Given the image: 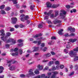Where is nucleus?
Masks as SVG:
<instances>
[{"label": "nucleus", "mask_w": 78, "mask_h": 78, "mask_svg": "<svg viewBox=\"0 0 78 78\" xmlns=\"http://www.w3.org/2000/svg\"><path fill=\"white\" fill-rule=\"evenodd\" d=\"M69 55L71 57H73V56H75L74 59V61H77V60H78V57L76 55V53L74 52V51H71L69 53Z\"/></svg>", "instance_id": "f257e3e1"}, {"label": "nucleus", "mask_w": 78, "mask_h": 78, "mask_svg": "<svg viewBox=\"0 0 78 78\" xmlns=\"http://www.w3.org/2000/svg\"><path fill=\"white\" fill-rule=\"evenodd\" d=\"M60 12H61L59 14L60 16L61 17L62 19H64V21H66V20H67V18H66L64 15L66 14V12L63 10H60Z\"/></svg>", "instance_id": "f03ea898"}, {"label": "nucleus", "mask_w": 78, "mask_h": 78, "mask_svg": "<svg viewBox=\"0 0 78 78\" xmlns=\"http://www.w3.org/2000/svg\"><path fill=\"white\" fill-rule=\"evenodd\" d=\"M33 69H30L29 71V74H27V75L26 76H27V77H29V76H30L32 75L33 76H34V73L33 72Z\"/></svg>", "instance_id": "7ed1b4c3"}, {"label": "nucleus", "mask_w": 78, "mask_h": 78, "mask_svg": "<svg viewBox=\"0 0 78 78\" xmlns=\"http://www.w3.org/2000/svg\"><path fill=\"white\" fill-rule=\"evenodd\" d=\"M39 47H34L33 49H34L33 51H31L29 50H28L27 51V53H32V52H34V51H37V50H38V49H39Z\"/></svg>", "instance_id": "20e7f679"}, {"label": "nucleus", "mask_w": 78, "mask_h": 78, "mask_svg": "<svg viewBox=\"0 0 78 78\" xmlns=\"http://www.w3.org/2000/svg\"><path fill=\"white\" fill-rule=\"evenodd\" d=\"M12 42L13 44H16V41L15 40H14L12 39L9 38L8 39V40L7 41L6 43H8V42Z\"/></svg>", "instance_id": "39448f33"}, {"label": "nucleus", "mask_w": 78, "mask_h": 78, "mask_svg": "<svg viewBox=\"0 0 78 78\" xmlns=\"http://www.w3.org/2000/svg\"><path fill=\"white\" fill-rule=\"evenodd\" d=\"M12 23L13 24H15L17 21V19L16 17H13L12 19Z\"/></svg>", "instance_id": "423d86ee"}, {"label": "nucleus", "mask_w": 78, "mask_h": 78, "mask_svg": "<svg viewBox=\"0 0 78 78\" xmlns=\"http://www.w3.org/2000/svg\"><path fill=\"white\" fill-rule=\"evenodd\" d=\"M53 73V74L51 77V78H55L56 77V75H58V72L57 71H55V72H52Z\"/></svg>", "instance_id": "0eeeda50"}, {"label": "nucleus", "mask_w": 78, "mask_h": 78, "mask_svg": "<svg viewBox=\"0 0 78 78\" xmlns=\"http://www.w3.org/2000/svg\"><path fill=\"white\" fill-rule=\"evenodd\" d=\"M25 16L24 14H22L21 15H20V17H21L20 18V20L21 21L23 22H24V18H25Z\"/></svg>", "instance_id": "6e6552de"}, {"label": "nucleus", "mask_w": 78, "mask_h": 78, "mask_svg": "<svg viewBox=\"0 0 78 78\" xmlns=\"http://www.w3.org/2000/svg\"><path fill=\"white\" fill-rule=\"evenodd\" d=\"M53 22L55 24H56L57 23H61V21L57 20H55L53 21Z\"/></svg>", "instance_id": "1a4fd4ad"}, {"label": "nucleus", "mask_w": 78, "mask_h": 78, "mask_svg": "<svg viewBox=\"0 0 78 78\" xmlns=\"http://www.w3.org/2000/svg\"><path fill=\"white\" fill-rule=\"evenodd\" d=\"M68 30H70L71 32H75V29L74 28H72L71 27H69Z\"/></svg>", "instance_id": "9d476101"}, {"label": "nucleus", "mask_w": 78, "mask_h": 78, "mask_svg": "<svg viewBox=\"0 0 78 78\" xmlns=\"http://www.w3.org/2000/svg\"><path fill=\"white\" fill-rule=\"evenodd\" d=\"M77 41V39H73V38H71L69 40V41L71 42H76V41Z\"/></svg>", "instance_id": "9b49d317"}, {"label": "nucleus", "mask_w": 78, "mask_h": 78, "mask_svg": "<svg viewBox=\"0 0 78 78\" xmlns=\"http://www.w3.org/2000/svg\"><path fill=\"white\" fill-rule=\"evenodd\" d=\"M0 33H2L1 34V36H4L5 34V30L4 29H2L0 31Z\"/></svg>", "instance_id": "f8f14e48"}, {"label": "nucleus", "mask_w": 78, "mask_h": 78, "mask_svg": "<svg viewBox=\"0 0 78 78\" xmlns=\"http://www.w3.org/2000/svg\"><path fill=\"white\" fill-rule=\"evenodd\" d=\"M37 67L39 69V70H42L43 69V66L42 65H38L37 66Z\"/></svg>", "instance_id": "ddd939ff"}, {"label": "nucleus", "mask_w": 78, "mask_h": 78, "mask_svg": "<svg viewBox=\"0 0 78 78\" xmlns=\"http://www.w3.org/2000/svg\"><path fill=\"white\" fill-rule=\"evenodd\" d=\"M55 17H57L59 15V11L58 10H55Z\"/></svg>", "instance_id": "4468645a"}, {"label": "nucleus", "mask_w": 78, "mask_h": 78, "mask_svg": "<svg viewBox=\"0 0 78 78\" xmlns=\"http://www.w3.org/2000/svg\"><path fill=\"white\" fill-rule=\"evenodd\" d=\"M63 31V29H61L60 30H59L58 32V33L59 34L62 36V35H63V33H62Z\"/></svg>", "instance_id": "2eb2a0df"}, {"label": "nucleus", "mask_w": 78, "mask_h": 78, "mask_svg": "<svg viewBox=\"0 0 78 78\" xmlns=\"http://www.w3.org/2000/svg\"><path fill=\"white\" fill-rule=\"evenodd\" d=\"M46 4L47 5V7H48V8H50L51 6V4L50 2H47Z\"/></svg>", "instance_id": "dca6fc26"}, {"label": "nucleus", "mask_w": 78, "mask_h": 78, "mask_svg": "<svg viewBox=\"0 0 78 78\" xmlns=\"http://www.w3.org/2000/svg\"><path fill=\"white\" fill-rule=\"evenodd\" d=\"M16 68V66H12L10 68V70H15Z\"/></svg>", "instance_id": "f3484780"}, {"label": "nucleus", "mask_w": 78, "mask_h": 78, "mask_svg": "<svg viewBox=\"0 0 78 78\" xmlns=\"http://www.w3.org/2000/svg\"><path fill=\"white\" fill-rule=\"evenodd\" d=\"M58 6H59V5H58L53 4L52 5V8H56Z\"/></svg>", "instance_id": "a211bd4d"}, {"label": "nucleus", "mask_w": 78, "mask_h": 78, "mask_svg": "<svg viewBox=\"0 0 78 78\" xmlns=\"http://www.w3.org/2000/svg\"><path fill=\"white\" fill-rule=\"evenodd\" d=\"M42 35V34H37L34 37V38H36V37H39V36H41Z\"/></svg>", "instance_id": "6ab92c4d"}, {"label": "nucleus", "mask_w": 78, "mask_h": 78, "mask_svg": "<svg viewBox=\"0 0 78 78\" xmlns=\"http://www.w3.org/2000/svg\"><path fill=\"white\" fill-rule=\"evenodd\" d=\"M47 75L48 76V77L47 76H46L45 78H50V76L51 75V73H48L47 74Z\"/></svg>", "instance_id": "aec40b11"}, {"label": "nucleus", "mask_w": 78, "mask_h": 78, "mask_svg": "<svg viewBox=\"0 0 78 78\" xmlns=\"http://www.w3.org/2000/svg\"><path fill=\"white\" fill-rule=\"evenodd\" d=\"M10 54L11 55H12L13 56H17V55H18V52H17L15 53H13L12 52H11Z\"/></svg>", "instance_id": "412c9836"}, {"label": "nucleus", "mask_w": 78, "mask_h": 78, "mask_svg": "<svg viewBox=\"0 0 78 78\" xmlns=\"http://www.w3.org/2000/svg\"><path fill=\"white\" fill-rule=\"evenodd\" d=\"M3 70H4V68L2 66H0V73H2L3 72Z\"/></svg>", "instance_id": "4be33fe9"}, {"label": "nucleus", "mask_w": 78, "mask_h": 78, "mask_svg": "<svg viewBox=\"0 0 78 78\" xmlns=\"http://www.w3.org/2000/svg\"><path fill=\"white\" fill-rule=\"evenodd\" d=\"M44 15H47L48 16H50V14H51V13L50 12L47 13L46 12H44Z\"/></svg>", "instance_id": "5701e85b"}, {"label": "nucleus", "mask_w": 78, "mask_h": 78, "mask_svg": "<svg viewBox=\"0 0 78 78\" xmlns=\"http://www.w3.org/2000/svg\"><path fill=\"white\" fill-rule=\"evenodd\" d=\"M7 38L8 37H1L2 40H3V41H5L6 40V39H7Z\"/></svg>", "instance_id": "b1692460"}, {"label": "nucleus", "mask_w": 78, "mask_h": 78, "mask_svg": "<svg viewBox=\"0 0 78 78\" xmlns=\"http://www.w3.org/2000/svg\"><path fill=\"white\" fill-rule=\"evenodd\" d=\"M29 19V16L27 15L25 16L24 18V21L25 20H28Z\"/></svg>", "instance_id": "393cba45"}, {"label": "nucleus", "mask_w": 78, "mask_h": 78, "mask_svg": "<svg viewBox=\"0 0 78 78\" xmlns=\"http://www.w3.org/2000/svg\"><path fill=\"white\" fill-rule=\"evenodd\" d=\"M10 1L12 0V2H13V4H16L17 3V0H9Z\"/></svg>", "instance_id": "a878e982"}, {"label": "nucleus", "mask_w": 78, "mask_h": 78, "mask_svg": "<svg viewBox=\"0 0 78 78\" xmlns=\"http://www.w3.org/2000/svg\"><path fill=\"white\" fill-rule=\"evenodd\" d=\"M34 73L35 74H36L37 75V74H39V70H37V69L34 72Z\"/></svg>", "instance_id": "bb28decb"}, {"label": "nucleus", "mask_w": 78, "mask_h": 78, "mask_svg": "<svg viewBox=\"0 0 78 78\" xmlns=\"http://www.w3.org/2000/svg\"><path fill=\"white\" fill-rule=\"evenodd\" d=\"M38 28H43V25L42 23H40L38 25Z\"/></svg>", "instance_id": "cd10ccee"}, {"label": "nucleus", "mask_w": 78, "mask_h": 78, "mask_svg": "<svg viewBox=\"0 0 78 78\" xmlns=\"http://www.w3.org/2000/svg\"><path fill=\"white\" fill-rule=\"evenodd\" d=\"M11 62H12V60H10L7 62V63H9V64L8 65V66L9 67L11 65Z\"/></svg>", "instance_id": "c85d7f7f"}, {"label": "nucleus", "mask_w": 78, "mask_h": 78, "mask_svg": "<svg viewBox=\"0 0 78 78\" xmlns=\"http://www.w3.org/2000/svg\"><path fill=\"white\" fill-rule=\"evenodd\" d=\"M34 5H31L30 6V8L31 10H33L34 9Z\"/></svg>", "instance_id": "c756f323"}, {"label": "nucleus", "mask_w": 78, "mask_h": 78, "mask_svg": "<svg viewBox=\"0 0 78 78\" xmlns=\"http://www.w3.org/2000/svg\"><path fill=\"white\" fill-rule=\"evenodd\" d=\"M5 6V5H1V6H0V9H4Z\"/></svg>", "instance_id": "7c9ffc66"}, {"label": "nucleus", "mask_w": 78, "mask_h": 78, "mask_svg": "<svg viewBox=\"0 0 78 78\" xmlns=\"http://www.w3.org/2000/svg\"><path fill=\"white\" fill-rule=\"evenodd\" d=\"M46 57H50V56L51 54L50 53H48L46 55H45Z\"/></svg>", "instance_id": "2f4dec72"}, {"label": "nucleus", "mask_w": 78, "mask_h": 78, "mask_svg": "<svg viewBox=\"0 0 78 78\" xmlns=\"http://www.w3.org/2000/svg\"><path fill=\"white\" fill-rule=\"evenodd\" d=\"M1 14H6V12H5V11L3 10L1 11Z\"/></svg>", "instance_id": "473e14b6"}, {"label": "nucleus", "mask_w": 78, "mask_h": 78, "mask_svg": "<svg viewBox=\"0 0 78 78\" xmlns=\"http://www.w3.org/2000/svg\"><path fill=\"white\" fill-rule=\"evenodd\" d=\"M49 19V17H48V16H45L44 17V20H47V19Z\"/></svg>", "instance_id": "72a5a7b5"}, {"label": "nucleus", "mask_w": 78, "mask_h": 78, "mask_svg": "<svg viewBox=\"0 0 78 78\" xmlns=\"http://www.w3.org/2000/svg\"><path fill=\"white\" fill-rule=\"evenodd\" d=\"M50 17L51 18H54V17H55V16H54V14H53V13H51Z\"/></svg>", "instance_id": "f704fd0d"}, {"label": "nucleus", "mask_w": 78, "mask_h": 78, "mask_svg": "<svg viewBox=\"0 0 78 78\" xmlns=\"http://www.w3.org/2000/svg\"><path fill=\"white\" fill-rule=\"evenodd\" d=\"M64 51L66 54H67V53H68L69 51H68V50L67 49H64Z\"/></svg>", "instance_id": "c9c22d12"}, {"label": "nucleus", "mask_w": 78, "mask_h": 78, "mask_svg": "<svg viewBox=\"0 0 78 78\" xmlns=\"http://www.w3.org/2000/svg\"><path fill=\"white\" fill-rule=\"evenodd\" d=\"M46 22H48V23H49V24H52V23L51 21L49 20H46Z\"/></svg>", "instance_id": "e433bc0d"}, {"label": "nucleus", "mask_w": 78, "mask_h": 78, "mask_svg": "<svg viewBox=\"0 0 78 78\" xmlns=\"http://www.w3.org/2000/svg\"><path fill=\"white\" fill-rule=\"evenodd\" d=\"M56 70H59L60 69V66H57L55 67Z\"/></svg>", "instance_id": "4c0bfd02"}, {"label": "nucleus", "mask_w": 78, "mask_h": 78, "mask_svg": "<svg viewBox=\"0 0 78 78\" xmlns=\"http://www.w3.org/2000/svg\"><path fill=\"white\" fill-rule=\"evenodd\" d=\"M19 51L20 52V54H21H21H22V53H23V51L22 49H19Z\"/></svg>", "instance_id": "58836bf2"}, {"label": "nucleus", "mask_w": 78, "mask_h": 78, "mask_svg": "<svg viewBox=\"0 0 78 78\" xmlns=\"http://www.w3.org/2000/svg\"><path fill=\"white\" fill-rule=\"evenodd\" d=\"M10 9H11V8L9 7H6L5 9V10H6V11H9Z\"/></svg>", "instance_id": "ea45409f"}, {"label": "nucleus", "mask_w": 78, "mask_h": 78, "mask_svg": "<svg viewBox=\"0 0 78 78\" xmlns=\"http://www.w3.org/2000/svg\"><path fill=\"white\" fill-rule=\"evenodd\" d=\"M53 64V61H50V62H49L48 63V65H49V66H50V65Z\"/></svg>", "instance_id": "a19ab883"}, {"label": "nucleus", "mask_w": 78, "mask_h": 78, "mask_svg": "<svg viewBox=\"0 0 78 78\" xmlns=\"http://www.w3.org/2000/svg\"><path fill=\"white\" fill-rule=\"evenodd\" d=\"M74 73H75V72H74L71 73L69 75V76H72V75H74Z\"/></svg>", "instance_id": "79ce46f5"}, {"label": "nucleus", "mask_w": 78, "mask_h": 78, "mask_svg": "<svg viewBox=\"0 0 78 78\" xmlns=\"http://www.w3.org/2000/svg\"><path fill=\"white\" fill-rule=\"evenodd\" d=\"M52 70H56V67H55L54 66H53L52 68Z\"/></svg>", "instance_id": "37998d69"}, {"label": "nucleus", "mask_w": 78, "mask_h": 78, "mask_svg": "<svg viewBox=\"0 0 78 78\" xmlns=\"http://www.w3.org/2000/svg\"><path fill=\"white\" fill-rule=\"evenodd\" d=\"M45 76V74H41V76H40V78H44Z\"/></svg>", "instance_id": "c03bdc74"}, {"label": "nucleus", "mask_w": 78, "mask_h": 78, "mask_svg": "<svg viewBox=\"0 0 78 78\" xmlns=\"http://www.w3.org/2000/svg\"><path fill=\"white\" fill-rule=\"evenodd\" d=\"M66 8H67V9H69L70 8V6L69 5H66Z\"/></svg>", "instance_id": "a18cd8bd"}, {"label": "nucleus", "mask_w": 78, "mask_h": 78, "mask_svg": "<svg viewBox=\"0 0 78 78\" xmlns=\"http://www.w3.org/2000/svg\"><path fill=\"white\" fill-rule=\"evenodd\" d=\"M18 42L19 43H22L23 42V40H19L18 41Z\"/></svg>", "instance_id": "49530a36"}, {"label": "nucleus", "mask_w": 78, "mask_h": 78, "mask_svg": "<svg viewBox=\"0 0 78 78\" xmlns=\"http://www.w3.org/2000/svg\"><path fill=\"white\" fill-rule=\"evenodd\" d=\"M55 64H56V65L59 64V62L58 61H56L55 62Z\"/></svg>", "instance_id": "de8ad7c7"}, {"label": "nucleus", "mask_w": 78, "mask_h": 78, "mask_svg": "<svg viewBox=\"0 0 78 78\" xmlns=\"http://www.w3.org/2000/svg\"><path fill=\"white\" fill-rule=\"evenodd\" d=\"M64 65H61L60 66V69H63V68H64Z\"/></svg>", "instance_id": "09e8293b"}, {"label": "nucleus", "mask_w": 78, "mask_h": 78, "mask_svg": "<svg viewBox=\"0 0 78 78\" xmlns=\"http://www.w3.org/2000/svg\"><path fill=\"white\" fill-rule=\"evenodd\" d=\"M20 77H21L22 78H23L24 77H25L26 76L24 74H21L20 75Z\"/></svg>", "instance_id": "8fccbe9b"}, {"label": "nucleus", "mask_w": 78, "mask_h": 78, "mask_svg": "<svg viewBox=\"0 0 78 78\" xmlns=\"http://www.w3.org/2000/svg\"><path fill=\"white\" fill-rule=\"evenodd\" d=\"M66 48H67V49H69V48H70V45H67L66 46Z\"/></svg>", "instance_id": "3c124183"}, {"label": "nucleus", "mask_w": 78, "mask_h": 78, "mask_svg": "<svg viewBox=\"0 0 78 78\" xmlns=\"http://www.w3.org/2000/svg\"><path fill=\"white\" fill-rule=\"evenodd\" d=\"M20 27L19 25H16L15 26V27L16 28H19Z\"/></svg>", "instance_id": "603ef678"}, {"label": "nucleus", "mask_w": 78, "mask_h": 78, "mask_svg": "<svg viewBox=\"0 0 78 78\" xmlns=\"http://www.w3.org/2000/svg\"><path fill=\"white\" fill-rule=\"evenodd\" d=\"M74 51H78V47H77L76 48H75L73 50Z\"/></svg>", "instance_id": "864d4df0"}, {"label": "nucleus", "mask_w": 78, "mask_h": 78, "mask_svg": "<svg viewBox=\"0 0 78 78\" xmlns=\"http://www.w3.org/2000/svg\"><path fill=\"white\" fill-rule=\"evenodd\" d=\"M5 47H6V48H9V45L8 44H6L5 45Z\"/></svg>", "instance_id": "5fc2aeb1"}, {"label": "nucleus", "mask_w": 78, "mask_h": 78, "mask_svg": "<svg viewBox=\"0 0 78 78\" xmlns=\"http://www.w3.org/2000/svg\"><path fill=\"white\" fill-rule=\"evenodd\" d=\"M75 36V34L71 33L69 35V36Z\"/></svg>", "instance_id": "6e6d98bb"}, {"label": "nucleus", "mask_w": 78, "mask_h": 78, "mask_svg": "<svg viewBox=\"0 0 78 78\" xmlns=\"http://www.w3.org/2000/svg\"><path fill=\"white\" fill-rule=\"evenodd\" d=\"M71 7L72 8H73V5H74V3L73 2V3H71Z\"/></svg>", "instance_id": "4d7b16f0"}, {"label": "nucleus", "mask_w": 78, "mask_h": 78, "mask_svg": "<svg viewBox=\"0 0 78 78\" xmlns=\"http://www.w3.org/2000/svg\"><path fill=\"white\" fill-rule=\"evenodd\" d=\"M42 61L43 62H48V61H48V60H43Z\"/></svg>", "instance_id": "13d9d810"}, {"label": "nucleus", "mask_w": 78, "mask_h": 78, "mask_svg": "<svg viewBox=\"0 0 78 78\" xmlns=\"http://www.w3.org/2000/svg\"><path fill=\"white\" fill-rule=\"evenodd\" d=\"M51 53L52 55H55V53L53 51H51Z\"/></svg>", "instance_id": "bf43d9fd"}, {"label": "nucleus", "mask_w": 78, "mask_h": 78, "mask_svg": "<svg viewBox=\"0 0 78 78\" xmlns=\"http://www.w3.org/2000/svg\"><path fill=\"white\" fill-rule=\"evenodd\" d=\"M75 69H76V70H78V66L77 65H76L75 66Z\"/></svg>", "instance_id": "052dcab7"}, {"label": "nucleus", "mask_w": 78, "mask_h": 78, "mask_svg": "<svg viewBox=\"0 0 78 78\" xmlns=\"http://www.w3.org/2000/svg\"><path fill=\"white\" fill-rule=\"evenodd\" d=\"M64 36L66 37H69V36H70L68 34H66L64 35Z\"/></svg>", "instance_id": "680f3d73"}, {"label": "nucleus", "mask_w": 78, "mask_h": 78, "mask_svg": "<svg viewBox=\"0 0 78 78\" xmlns=\"http://www.w3.org/2000/svg\"><path fill=\"white\" fill-rule=\"evenodd\" d=\"M7 36H9L11 35V33L9 32H8L7 33Z\"/></svg>", "instance_id": "e2e57ef3"}, {"label": "nucleus", "mask_w": 78, "mask_h": 78, "mask_svg": "<svg viewBox=\"0 0 78 78\" xmlns=\"http://www.w3.org/2000/svg\"><path fill=\"white\" fill-rule=\"evenodd\" d=\"M14 30V29L12 28H11L10 29V31H13Z\"/></svg>", "instance_id": "0e129e2a"}, {"label": "nucleus", "mask_w": 78, "mask_h": 78, "mask_svg": "<svg viewBox=\"0 0 78 78\" xmlns=\"http://www.w3.org/2000/svg\"><path fill=\"white\" fill-rule=\"evenodd\" d=\"M51 39H56V37H55L53 36L51 37Z\"/></svg>", "instance_id": "69168bd1"}, {"label": "nucleus", "mask_w": 78, "mask_h": 78, "mask_svg": "<svg viewBox=\"0 0 78 78\" xmlns=\"http://www.w3.org/2000/svg\"><path fill=\"white\" fill-rule=\"evenodd\" d=\"M41 76L40 75H38L35 77V78H40Z\"/></svg>", "instance_id": "338daca9"}, {"label": "nucleus", "mask_w": 78, "mask_h": 78, "mask_svg": "<svg viewBox=\"0 0 78 78\" xmlns=\"http://www.w3.org/2000/svg\"><path fill=\"white\" fill-rule=\"evenodd\" d=\"M48 69H49V68L47 66H46L45 67V70H48Z\"/></svg>", "instance_id": "774afa93"}]
</instances>
